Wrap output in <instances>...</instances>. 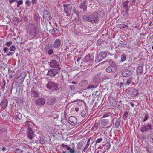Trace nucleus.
I'll return each mask as SVG.
<instances>
[{"instance_id": "obj_1", "label": "nucleus", "mask_w": 153, "mask_h": 153, "mask_svg": "<svg viewBox=\"0 0 153 153\" xmlns=\"http://www.w3.org/2000/svg\"><path fill=\"white\" fill-rule=\"evenodd\" d=\"M101 13L99 11H97L94 12L91 15H85L82 16V19L84 21H87L91 23H97Z\"/></svg>"}, {"instance_id": "obj_2", "label": "nucleus", "mask_w": 153, "mask_h": 153, "mask_svg": "<svg viewBox=\"0 0 153 153\" xmlns=\"http://www.w3.org/2000/svg\"><path fill=\"white\" fill-rule=\"evenodd\" d=\"M108 63L109 66L106 68V71L108 73H114L117 71V66L115 63L110 59L105 61Z\"/></svg>"}, {"instance_id": "obj_3", "label": "nucleus", "mask_w": 153, "mask_h": 153, "mask_svg": "<svg viewBox=\"0 0 153 153\" xmlns=\"http://www.w3.org/2000/svg\"><path fill=\"white\" fill-rule=\"evenodd\" d=\"M58 87L57 84L51 81H48L46 85L47 88L51 91H56L58 89Z\"/></svg>"}, {"instance_id": "obj_4", "label": "nucleus", "mask_w": 153, "mask_h": 153, "mask_svg": "<svg viewBox=\"0 0 153 153\" xmlns=\"http://www.w3.org/2000/svg\"><path fill=\"white\" fill-rule=\"evenodd\" d=\"M153 126L151 124L145 123L142 126L140 131L142 132L147 131H150L153 129Z\"/></svg>"}, {"instance_id": "obj_5", "label": "nucleus", "mask_w": 153, "mask_h": 153, "mask_svg": "<svg viewBox=\"0 0 153 153\" xmlns=\"http://www.w3.org/2000/svg\"><path fill=\"white\" fill-rule=\"evenodd\" d=\"M26 130L27 132V136L28 138L31 140L35 137V131L33 130L32 128L27 127Z\"/></svg>"}, {"instance_id": "obj_6", "label": "nucleus", "mask_w": 153, "mask_h": 153, "mask_svg": "<svg viewBox=\"0 0 153 153\" xmlns=\"http://www.w3.org/2000/svg\"><path fill=\"white\" fill-rule=\"evenodd\" d=\"M106 52H102L99 53L96 58L95 61L97 62H100L106 57Z\"/></svg>"}, {"instance_id": "obj_7", "label": "nucleus", "mask_w": 153, "mask_h": 153, "mask_svg": "<svg viewBox=\"0 0 153 153\" xmlns=\"http://www.w3.org/2000/svg\"><path fill=\"white\" fill-rule=\"evenodd\" d=\"M58 70L56 69H49L48 71L47 75L51 77H53L58 73Z\"/></svg>"}, {"instance_id": "obj_8", "label": "nucleus", "mask_w": 153, "mask_h": 153, "mask_svg": "<svg viewBox=\"0 0 153 153\" xmlns=\"http://www.w3.org/2000/svg\"><path fill=\"white\" fill-rule=\"evenodd\" d=\"M50 66L52 68H55L58 69L60 70V68L59 67V64L56 60H52L50 61L49 62Z\"/></svg>"}, {"instance_id": "obj_9", "label": "nucleus", "mask_w": 153, "mask_h": 153, "mask_svg": "<svg viewBox=\"0 0 153 153\" xmlns=\"http://www.w3.org/2000/svg\"><path fill=\"white\" fill-rule=\"evenodd\" d=\"M121 74L124 77H127L131 74V72L129 70L127 69H124L121 71Z\"/></svg>"}, {"instance_id": "obj_10", "label": "nucleus", "mask_w": 153, "mask_h": 153, "mask_svg": "<svg viewBox=\"0 0 153 153\" xmlns=\"http://www.w3.org/2000/svg\"><path fill=\"white\" fill-rule=\"evenodd\" d=\"M30 35L32 37L35 39H36L37 38V36H37L38 33L37 30L35 27L33 26L32 29L31 30V31H30Z\"/></svg>"}, {"instance_id": "obj_11", "label": "nucleus", "mask_w": 153, "mask_h": 153, "mask_svg": "<svg viewBox=\"0 0 153 153\" xmlns=\"http://www.w3.org/2000/svg\"><path fill=\"white\" fill-rule=\"evenodd\" d=\"M88 1L87 0H85L80 4V8L82 9L83 12L86 11L87 8L86 5L88 4Z\"/></svg>"}, {"instance_id": "obj_12", "label": "nucleus", "mask_w": 153, "mask_h": 153, "mask_svg": "<svg viewBox=\"0 0 153 153\" xmlns=\"http://www.w3.org/2000/svg\"><path fill=\"white\" fill-rule=\"evenodd\" d=\"M50 14L47 10H44L43 12V17L45 21L50 20Z\"/></svg>"}, {"instance_id": "obj_13", "label": "nucleus", "mask_w": 153, "mask_h": 153, "mask_svg": "<svg viewBox=\"0 0 153 153\" xmlns=\"http://www.w3.org/2000/svg\"><path fill=\"white\" fill-rule=\"evenodd\" d=\"M61 40L59 39H58L56 40L53 44V47L56 48H58L60 46Z\"/></svg>"}, {"instance_id": "obj_14", "label": "nucleus", "mask_w": 153, "mask_h": 153, "mask_svg": "<svg viewBox=\"0 0 153 153\" xmlns=\"http://www.w3.org/2000/svg\"><path fill=\"white\" fill-rule=\"evenodd\" d=\"M94 59V56L93 55H90L89 54H88L85 56L84 59L85 62H88L89 61L92 60Z\"/></svg>"}, {"instance_id": "obj_15", "label": "nucleus", "mask_w": 153, "mask_h": 153, "mask_svg": "<svg viewBox=\"0 0 153 153\" xmlns=\"http://www.w3.org/2000/svg\"><path fill=\"white\" fill-rule=\"evenodd\" d=\"M8 102L7 100H2L0 104V105L2 108L3 109L5 108L7 106Z\"/></svg>"}, {"instance_id": "obj_16", "label": "nucleus", "mask_w": 153, "mask_h": 153, "mask_svg": "<svg viewBox=\"0 0 153 153\" xmlns=\"http://www.w3.org/2000/svg\"><path fill=\"white\" fill-rule=\"evenodd\" d=\"M45 102V100L43 98H39L36 101V104L39 105H41L44 104Z\"/></svg>"}, {"instance_id": "obj_17", "label": "nucleus", "mask_w": 153, "mask_h": 153, "mask_svg": "<svg viewBox=\"0 0 153 153\" xmlns=\"http://www.w3.org/2000/svg\"><path fill=\"white\" fill-rule=\"evenodd\" d=\"M57 101V99L54 97L49 99L48 101V103L50 105H52L54 104Z\"/></svg>"}, {"instance_id": "obj_18", "label": "nucleus", "mask_w": 153, "mask_h": 153, "mask_svg": "<svg viewBox=\"0 0 153 153\" xmlns=\"http://www.w3.org/2000/svg\"><path fill=\"white\" fill-rule=\"evenodd\" d=\"M69 120L70 122L74 124H76L77 122L76 118L74 116H70L69 118Z\"/></svg>"}, {"instance_id": "obj_19", "label": "nucleus", "mask_w": 153, "mask_h": 153, "mask_svg": "<svg viewBox=\"0 0 153 153\" xmlns=\"http://www.w3.org/2000/svg\"><path fill=\"white\" fill-rule=\"evenodd\" d=\"M35 88L33 87L31 90V94L32 97H37L38 96V94L35 91Z\"/></svg>"}, {"instance_id": "obj_20", "label": "nucleus", "mask_w": 153, "mask_h": 153, "mask_svg": "<svg viewBox=\"0 0 153 153\" xmlns=\"http://www.w3.org/2000/svg\"><path fill=\"white\" fill-rule=\"evenodd\" d=\"M137 72L139 74H142L143 73V66H138L137 68Z\"/></svg>"}, {"instance_id": "obj_21", "label": "nucleus", "mask_w": 153, "mask_h": 153, "mask_svg": "<svg viewBox=\"0 0 153 153\" xmlns=\"http://www.w3.org/2000/svg\"><path fill=\"white\" fill-rule=\"evenodd\" d=\"M100 81V79L98 77V76L97 75H96L93 79V82H92V83L93 84H97L98 85V82Z\"/></svg>"}, {"instance_id": "obj_22", "label": "nucleus", "mask_w": 153, "mask_h": 153, "mask_svg": "<svg viewBox=\"0 0 153 153\" xmlns=\"http://www.w3.org/2000/svg\"><path fill=\"white\" fill-rule=\"evenodd\" d=\"M15 116L16 119H18L20 120L22 118L21 114L18 110L15 111Z\"/></svg>"}, {"instance_id": "obj_23", "label": "nucleus", "mask_w": 153, "mask_h": 153, "mask_svg": "<svg viewBox=\"0 0 153 153\" xmlns=\"http://www.w3.org/2000/svg\"><path fill=\"white\" fill-rule=\"evenodd\" d=\"M109 122V121L108 119H104L102 120L101 122V125L104 127L107 126Z\"/></svg>"}, {"instance_id": "obj_24", "label": "nucleus", "mask_w": 153, "mask_h": 153, "mask_svg": "<svg viewBox=\"0 0 153 153\" xmlns=\"http://www.w3.org/2000/svg\"><path fill=\"white\" fill-rule=\"evenodd\" d=\"M128 1H124L123 4V6L126 10V11H128L129 10V7L128 6Z\"/></svg>"}, {"instance_id": "obj_25", "label": "nucleus", "mask_w": 153, "mask_h": 153, "mask_svg": "<svg viewBox=\"0 0 153 153\" xmlns=\"http://www.w3.org/2000/svg\"><path fill=\"white\" fill-rule=\"evenodd\" d=\"M50 33L53 35H56V33H58V31L56 28L51 29L49 30Z\"/></svg>"}, {"instance_id": "obj_26", "label": "nucleus", "mask_w": 153, "mask_h": 153, "mask_svg": "<svg viewBox=\"0 0 153 153\" xmlns=\"http://www.w3.org/2000/svg\"><path fill=\"white\" fill-rule=\"evenodd\" d=\"M26 75L27 74L26 73L23 72L20 74L18 78L20 79H21L22 81H23Z\"/></svg>"}, {"instance_id": "obj_27", "label": "nucleus", "mask_w": 153, "mask_h": 153, "mask_svg": "<svg viewBox=\"0 0 153 153\" xmlns=\"http://www.w3.org/2000/svg\"><path fill=\"white\" fill-rule=\"evenodd\" d=\"M133 78L132 77H130L126 79V82L125 83L126 85H128L132 83L133 80Z\"/></svg>"}, {"instance_id": "obj_28", "label": "nucleus", "mask_w": 153, "mask_h": 153, "mask_svg": "<svg viewBox=\"0 0 153 153\" xmlns=\"http://www.w3.org/2000/svg\"><path fill=\"white\" fill-rule=\"evenodd\" d=\"M131 94H132V96L134 97L138 94V91L135 88L131 90Z\"/></svg>"}, {"instance_id": "obj_29", "label": "nucleus", "mask_w": 153, "mask_h": 153, "mask_svg": "<svg viewBox=\"0 0 153 153\" xmlns=\"http://www.w3.org/2000/svg\"><path fill=\"white\" fill-rule=\"evenodd\" d=\"M63 6L64 7V11L67 13V15H68V10H69V11L71 10V7L69 5H66L65 4H64Z\"/></svg>"}, {"instance_id": "obj_30", "label": "nucleus", "mask_w": 153, "mask_h": 153, "mask_svg": "<svg viewBox=\"0 0 153 153\" xmlns=\"http://www.w3.org/2000/svg\"><path fill=\"white\" fill-rule=\"evenodd\" d=\"M98 85L97 84H92L89 85L87 87V89H92L93 90V88H96Z\"/></svg>"}, {"instance_id": "obj_31", "label": "nucleus", "mask_w": 153, "mask_h": 153, "mask_svg": "<svg viewBox=\"0 0 153 153\" xmlns=\"http://www.w3.org/2000/svg\"><path fill=\"white\" fill-rule=\"evenodd\" d=\"M30 122L29 121H27L25 122V128L26 129H27V127H29L30 128H32V126L30 124Z\"/></svg>"}, {"instance_id": "obj_32", "label": "nucleus", "mask_w": 153, "mask_h": 153, "mask_svg": "<svg viewBox=\"0 0 153 153\" xmlns=\"http://www.w3.org/2000/svg\"><path fill=\"white\" fill-rule=\"evenodd\" d=\"M148 140L152 143L153 145V135L152 134L149 135L148 137Z\"/></svg>"}, {"instance_id": "obj_33", "label": "nucleus", "mask_w": 153, "mask_h": 153, "mask_svg": "<svg viewBox=\"0 0 153 153\" xmlns=\"http://www.w3.org/2000/svg\"><path fill=\"white\" fill-rule=\"evenodd\" d=\"M121 61L122 62H123L125 61L126 59V55L125 54H122L121 56Z\"/></svg>"}, {"instance_id": "obj_34", "label": "nucleus", "mask_w": 153, "mask_h": 153, "mask_svg": "<svg viewBox=\"0 0 153 153\" xmlns=\"http://www.w3.org/2000/svg\"><path fill=\"white\" fill-rule=\"evenodd\" d=\"M120 124V121L119 119H117L115 122V127L116 128H119Z\"/></svg>"}, {"instance_id": "obj_35", "label": "nucleus", "mask_w": 153, "mask_h": 153, "mask_svg": "<svg viewBox=\"0 0 153 153\" xmlns=\"http://www.w3.org/2000/svg\"><path fill=\"white\" fill-rule=\"evenodd\" d=\"M13 151L15 153H22V151L19 149V148H15L14 149Z\"/></svg>"}, {"instance_id": "obj_36", "label": "nucleus", "mask_w": 153, "mask_h": 153, "mask_svg": "<svg viewBox=\"0 0 153 153\" xmlns=\"http://www.w3.org/2000/svg\"><path fill=\"white\" fill-rule=\"evenodd\" d=\"M75 148L74 147H72L70 150L69 153H75L76 152L75 151Z\"/></svg>"}, {"instance_id": "obj_37", "label": "nucleus", "mask_w": 153, "mask_h": 153, "mask_svg": "<svg viewBox=\"0 0 153 153\" xmlns=\"http://www.w3.org/2000/svg\"><path fill=\"white\" fill-rule=\"evenodd\" d=\"M16 49V47L13 45H12L10 48L9 49L11 51H13Z\"/></svg>"}, {"instance_id": "obj_38", "label": "nucleus", "mask_w": 153, "mask_h": 153, "mask_svg": "<svg viewBox=\"0 0 153 153\" xmlns=\"http://www.w3.org/2000/svg\"><path fill=\"white\" fill-rule=\"evenodd\" d=\"M9 48L8 47H5L3 48V51L4 53H5L8 52L9 51Z\"/></svg>"}, {"instance_id": "obj_39", "label": "nucleus", "mask_w": 153, "mask_h": 153, "mask_svg": "<svg viewBox=\"0 0 153 153\" xmlns=\"http://www.w3.org/2000/svg\"><path fill=\"white\" fill-rule=\"evenodd\" d=\"M117 84L119 85L120 88H123L124 87V83H122L120 82H118L117 83Z\"/></svg>"}, {"instance_id": "obj_40", "label": "nucleus", "mask_w": 153, "mask_h": 153, "mask_svg": "<svg viewBox=\"0 0 153 153\" xmlns=\"http://www.w3.org/2000/svg\"><path fill=\"white\" fill-rule=\"evenodd\" d=\"M82 117H85L86 115V113L85 111L83 110L81 113Z\"/></svg>"}, {"instance_id": "obj_41", "label": "nucleus", "mask_w": 153, "mask_h": 153, "mask_svg": "<svg viewBox=\"0 0 153 153\" xmlns=\"http://www.w3.org/2000/svg\"><path fill=\"white\" fill-rule=\"evenodd\" d=\"M82 85H85L88 84V82L86 80H83L81 82Z\"/></svg>"}, {"instance_id": "obj_42", "label": "nucleus", "mask_w": 153, "mask_h": 153, "mask_svg": "<svg viewBox=\"0 0 153 153\" xmlns=\"http://www.w3.org/2000/svg\"><path fill=\"white\" fill-rule=\"evenodd\" d=\"M16 2L17 3V7H19V6L20 5H21L23 3V1L22 0H19V1H18L17 0Z\"/></svg>"}, {"instance_id": "obj_43", "label": "nucleus", "mask_w": 153, "mask_h": 153, "mask_svg": "<svg viewBox=\"0 0 153 153\" xmlns=\"http://www.w3.org/2000/svg\"><path fill=\"white\" fill-rule=\"evenodd\" d=\"M89 144L88 143H87L86 146L84 147L83 149V151L84 152H85L86 151L89 145Z\"/></svg>"}, {"instance_id": "obj_44", "label": "nucleus", "mask_w": 153, "mask_h": 153, "mask_svg": "<svg viewBox=\"0 0 153 153\" xmlns=\"http://www.w3.org/2000/svg\"><path fill=\"white\" fill-rule=\"evenodd\" d=\"M12 43V42L11 41H10L6 42L5 43V45L9 47L11 45Z\"/></svg>"}, {"instance_id": "obj_45", "label": "nucleus", "mask_w": 153, "mask_h": 153, "mask_svg": "<svg viewBox=\"0 0 153 153\" xmlns=\"http://www.w3.org/2000/svg\"><path fill=\"white\" fill-rule=\"evenodd\" d=\"M53 53V51L52 49H49L48 51V53L49 55H50Z\"/></svg>"}, {"instance_id": "obj_46", "label": "nucleus", "mask_w": 153, "mask_h": 153, "mask_svg": "<svg viewBox=\"0 0 153 153\" xmlns=\"http://www.w3.org/2000/svg\"><path fill=\"white\" fill-rule=\"evenodd\" d=\"M25 4L27 6H29L31 4V2L29 0H26L25 1Z\"/></svg>"}, {"instance_id": "obj_47", "label": "nucleus", "mask_w": 153, "mask_h": 153, "mask_svg": "<svg viewBox=\"0 0 153 153\" xmlns=\"http://www.w3.org/2000/svg\"><path fill=\"white\" fill-rule=\"evenodd\" d=\"M128 113L127 111H126L125 112L124 114L123 115V118L124 120L126 118V117L128 115Z\"/></svg>"}, {"instance_id": "obj_48", "label": "nucleus", "mask_w": 153, "mask_h": 153, "mask_svg": "<svg viewBox=\"0 0 153 153\" xmlns=\"http://www.w3.org/2000/svg\"><path fill=\"white\" fill-rule=\"evenodd\" d=\"M119 44L121 47H124L126 45V44H124L122 41H121L119 43Z\"/></svg>"}, {"instance_id": "obj_49", "label": "nucleus", "mask_w": 153, "mask_h": 153, "mask_svg": "<svg viewBox=\"0 0 153 153\" xmlns=\"http://www.w3.org/2000/svg\"><path fill=\"white\" fill-rule=\"evenodd\" d=\"M13 53H14L13 52H9L7 53L6 55H5V56H12Z\"/></svg>"}, {"instance_id": "obj_50", "label": "nucleus", "mask_w": 153, "mask_h": 153, "mask_svg": "<svg viewBox=\"0 0 153 153\" xmlns=\"http://www.w3.org/2000/svg\"><path fill=\"white\" fill-rule=\"evenodd\" d=\"M102 42V40L99 39L97 41V45H100L101 44Z\"/></svg>"}, {"instance_id": "obj_51", "label": "nucleus", "mask_w": 153, "mask_h": 153, "mask_svg": "<svg viewBox=\"0 0 153 153\" xmlns=\"http://www.w3.org/2000/svg\"><path fill=\"white\" fill-rule=\"evenodd\" d=\"M102 138H99L97 139V140H96V144H97V143H99L102 141Z\"/></svg>"}, {"instance_id": "obj_52", "label": "nucleus", "mask_w": 153, "mask_h": 153, "mask_svg": "<svg viewBox=\"0 0 153 153\" xmlns=\"http://www.w3.org/2000/svg\"><path fill=\"white\" fill-rule=\"evenodd\" d=\"M34 19L36 21H38L39 20V17L36 14H35L34 16Z\"/></svg>"}, {"instance_id": "obj_53", "label": "nucleus", "mask_w": 153, "mask_h": 153, "mask_svg": "<svg viewBox=\"0 0 153 153\" xmlns=\"http://www.w3.org/2000/svg\"><path fill=\"white\" fill-rule=\"evenodd\" d=\"M148 114H146L145 115L144 118L143 120V122H144L146 121L148 119Z\"/></svg>"}, {"instance_id": "obj_54", "label": "nucleus", "mask_w": 153, "mask_h": 153, "mask_svg": "<svg viewBox=\"0 0 153 153\" xmlns=\"http://www.w3.org/2000/svg\"><path fill=\"white\" fill-rule=\"evenodd\" d=\"M109 100H110V101L112 100L113 102H115V101H116L115 99L113 97H110L109 98Z\"/></svg>"}, {"instance_id": "obj_55", "label": "nucleus", "mask_w": 153, "mask_h": 153, "mask_svg": "<svg viewBox=\"0 0 153 153\" xmlns=\"http://www.w3.org/2000/svg\"><path fill=\"white\" fill-rule=\"evenodd\" d=\"M109 114L108 113L104 114L103 116V117L105 118L108 116L109 115Z\"/></svg>"}, {"instance_id": "obj_56", "label": "nucleus", "mask_w": 153, "mask_h": 153, "mask_svg": "<svg viewBox=\"0 0 153 153\" xmlns=\"http://www.w3.org/2000/svg\"><path fill=\"white\" fill-rule=\"evenodd\" d=\"M18 0H9V2L10 4H11L12 2H16Z\"/></svg>"}, {"instance_id": "obj_57", "label": "nucleus", "mask_w": 153, "mask_h": 153, "mask_svg": "<svg viewBox=\"0 0 153 153\" xmlns=\"http://www.w3.org/2000/svg\"><path fill=\"white\" fill-rule=\"evenodd\" d=\"M70 88L71 89H74L75 88V87H74V86L73 85H70Z\"/></svg>"}, {"instance_id": "obj_58", "label": "nucleus", "mask_w": 153, "mask_h": 153, "mask_svg": "<svg viewBox=\"0 0 153 153\" xmlns=\"http://www.w3.org/2000/svg\"><path fill=\"white\" fill-rule=\"evenodd\" d=\"M9 78L11 80H13L14 79V78H13V75H11L10 76Z\"/></svg>"}, {"instance_id": "obj_59", "label": "nucleus", "mask_w": 153, "mask_h": 153, "mask_svg": "<svg viewBox=\"0 0 153 153\" xmlns=\"http://www.w3.org/2000/svg\"><path fill=\"white\" fill-rule=\"evenodd\" d=\"M37 0H32V3L33 4H35L37 2Z\"/></svg>"}, {"instance_id": "obj_60", "label": "nucleus", "mask_w": 153, "mask_h": 153, "mask_svg": "<svg viewBox=\"0 0 153 153\" xmlns=\"http://www.w3.org/2000/svg\"><path fill=\"white\" fill-rule=\"evenodd\" d=\"M68 145H65L64 144L62 143L61 144V146L63 147H67V146Z\"/></svg>"}, {"instance_id": "obj_61", "label": "nucleus", "mask_w": 153, "mask_h": 153, "mask_svg": "<svg viewBox=\"0 0 153 153\" xmlns=\"http://www.w3.org/2000/svg\"><path fill=\"white\" fill-rule=\"evenodd\" d=\"M5 132L6 130L5 129H3V130H2L1 129H0V133H1L3 132Z\"/></svg>"}, {"instance_id": "obj_62", "label": "nucleus", "mask_w": 153, "mask_h": 153, "mask_svg": "<svg viewBox=\"0 0 153 153\" xmlns=\"http://www.w3.org/2000/svg\"><path fill=\"white\" fill-rule=\"evenodd\" d=\"M141 138L143 140H144L146 139V136L144 135L141 136Z\"/></svg>"}, {"instance_id": "obj_63", "label": "nucleus", "mask_w": 153, "mask_h": 153, "mask_svg": "<svg viewBox=\"0 0 153 153\" xmlns=\"http://www.w3.org/2000/svg\"><path fill=\"white\" fill-rule=\"evenodd\" d=\"M115 48H118V47H119L120 46V45L119 44H115Z\"/></svg>"}, {"instance_id": "obj_64", "label": "nucleus", "mask_w": 153, "mask_h": 153, "mask_svg": "<svg viewBox=\"0 0 153 153\" xmlns=\"http://www.w3.org/2000/svg\"><path fill=\"white\" fill-rule=\"evenodd\" d=\"M71 147L69 146H67V147H66V149L67 150H70V149H71Z\"/></svg>"}]
</instances>
